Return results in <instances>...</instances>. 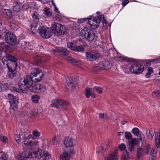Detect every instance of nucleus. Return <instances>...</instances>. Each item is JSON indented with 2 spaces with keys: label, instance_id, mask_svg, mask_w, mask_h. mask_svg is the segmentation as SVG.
I'll return each instance as SVG.
<instances>
[{
  "label": "nucleus",
  "instance_id": "nucleus-30",
  "mask_svg": "<svg viewBox=\"0 0 160 160\" xmlns=\"http://www.w3.org/2000/svg\"><path fill=\"white\" fill-rule=\"evenodd\" d=\"M109 147V142L108 141L105 142L102 144L100 146V148L102 149V150H99L100 152H103V151L107 149Z\"/></svg>",
  "mask_w": 160,
  "mask_h": 160
},
{
  "label": "nucleus",
  "instance_id": "nucleus-58",
  "mask_svg": "<svg viewBox=\"0 0 160 160\" xmlns=\"http://www.w3.org/2000/svg\"><path fill=\"white\" fill-rule=\"evenodd\" d=\"M121 58L122 60L126 62H130L131 61V59L127 57H122Z\"/></svg>",
  "mask_w": 160,
  "mask_h": 160
},
{
  "label": "nucleus",
  "instance_id": "nucleus-16",
  "mask_svg": "<svg viewBox=\"0 0 160 160\" xmlns=\"http://www.w3.org/2000/svg\"><path fill=\"white\" fill-rule=\"evenodd\" d=\"M18 59L15 58L11 54H7L3 57L2 59V62L4 63L5 62H8L9 61H17Z\"/></svg>",
  "mask_w": 160,
  "mask_h": 160
},
{
  "label": "nucleus",
  "instance_id": "nucleus-45",
  "mask_svg": "<svg viewBox=\"0 0 160 160\" xmlns=\"http://www.w3.org/2000/svg\"><path fill=\"white\" fill-rule=\"evenodd\" d=\"M122 160H128V152L125 150V153H124L122 158Z\"/></svg>",
  "mask_w": 160,
  "mask_h": 160
},
{
  "label": "nucleus",
  "instance_id": "nucleus-47",
  "mask_svg": "<svg viewBox=\"0 0 160 160\" xmlns=\"http://www.w3.org/2000/svg\"><path fill=\"white\" fill-rule=\"evenodd\" d=\"M125 136L126 139L129 140L132 139V134L129 132H126L125 134Z\"/></svg>",
  "mask_w": 160,
  "mask_h": 160
},
{
  "label": "nucleus",
  "instance_id": "nucleus-18",
  "mask_svg": "<svg viewBox=\"0 0 160 160\" xmlns=\"http://www.w3.org/2000/svg\"><path fill=\"white\" fill-rule=\"evenodd\" d=\"M34 60L38 64L41 63L43 62L48 61L49 59V58H46V56H41L39 55H36L34 57Z\"/></svg>",
  "mask_w": 160,
  "mask_h": 160
},
{
  "label": "nucleus",
  "instance_id": "nucleus-55",
  "mask_svg": "<svg viewBox=\"0 0 160 160\" xmlns=\"http://www.w3.org/2000/svg\"><path fill=\"white\" fill-rule=\"evenodd\" d=\"M1 140L4 143H7L8 142L7 138L5 136H2L0 138Z\"/></svg>",
  "mask_w": 160,
  "mask_h": 160
},
{
  "label": "nucleus",
  "instance_id": "nucleus-51",
  "mask_svg": "<svg viewBox=\"0 0 160 160\" xmlns=\"http://www.w3.org/2000/svg\"><path fill=\"white\" fill-rule=\"evenodd\" d=\"M118 148L120 150H123L126 149V147L124 144L122 143L119 145Z\"/></svg>",
  "mask_w": 160,
  "mask_h": 160
},
{
  "label": "nucleus",
  "instance_id": "nucleus-43",
  "mask_svg": "<svg viewBox=\"0 0 160 160\" xmlns=\"http://www.w3.org/2000/svg\"><path fill=\"white\" fill-rule=\"evenodd\" d=\"M7 157L6 154L4 152H0V159L3 160H7Z\"/></svg>",
  "mask_w": 160,
  "mask_h": 160
},
{
  "label": "nucleus",
  "instance_id": "nucleus-28",
  "mask_svg": "<svg viewBox=\"0 0 160 160\" xmlns=\"http://www.w3.org/2000/svg\"><path fill=\"white\" fill-rule=\"evenodd\" d=\"M16 73L17 72L16 70L8 69L7 75L8 77L12 78L16 76Z\"/></svg>",
  "mask_w": 160,
  "mask_h": 160
},
{
  "label": "nucleus",
  "instance_id": "nucleus-11",
  "mask_svg": "<svg viewBox=\"0 0 160 160\" xmlns=\"http://www.w3.org/2000/svg\"><path fill=\"white\" fill-rule=\"evenodd\" d=\"M67 45L69 48L74 51L82 52H84L85 48L84 46L82 45L78 46L71 42L68 43Z\"/></svg>",
  "mask_w": 160,
  "mask_h": 160
},
{
  "label": "nucleus",
  "instance_id": "nucleus-41",
  "mask_svg": "<svg viewBox=\"0 0 160 160\" xmlns=\"http://www.w3.org/2000/svg\"><path fill=\"white\" fill-rule=\"evenodd\" d=\"M139 129L137 128H133L132 130V133L134 134V135L137 136H138L139 133L140 132Z\"/></svg>",
  "mask_w": 160,
  "mask_h": 160
},
{
  "label": "nucleus",
  "instance_id": "nucleus-7",
  "mask_svg": "<svg viewBox=\"0 0 160 160\" xmlns=\"http://www.w3.org/2000/svg\"><path fill=\"white\" fill-rule=\"evenodd\" d=\"M81 34L82 37L88 41H92L95 37V34L93 31L90 29H82L81 32Z\"/></svg>",
  "mask_w": 160,
  "mask_h": 160
},
{
  "label": "nucleus",
  "instance_id": "nucleus-3",
  "mask_svg": "<svg viewBox=\"0 0 160 160\" xmlns=\"http://www.w3.org/2000/svg\"><path fill=\"white\" fill-rule=\"evenodd\" d=\"M76 144V141L72 137H67L63 141L62 145L64 151L72 153L73 149L72 148Z\"/></svg>",
  "mask_w": 160,
  "mask_h": 160
},
{
  "label": "nucleus",
  "instance_id": "nucleus-50",
  "mask_svg": "<svg viewBox=\"0 0 160 160\" xmlns=\"http://www.w3.org/2000/svg\"><path fill=\"white\" fill-rule=\"evenodd\" d=\"M94 91L96 90L97 92L99 93H101L102 92V89L100 87H95L93 88Z\"/></svg>",
  "mask_w": 160,
  "mask_h": 160
},
{
  "label": "nucleus",
  "instance_id": "nucleus-14",
  "mask_svg": "<svg viewBox=\"0 0 160 160\" xmlns=\"http://www.w3.org/2000/svg\"><path fill=\"white\" fill-rule=\"evenodd\" d=\"M9 102L13 107L16 108L18 103V98L11 94H8Z\"/></svg>",
  "mask_w": 160,
  "mask_h": 160
},
{
  "label": "nucleus",
  "instance_id": "nucleus-62",
  "mask_svg": "<svg viewBox=\"0 0 160 160\" xmlns=\"http://www.w3.org/2000/svg\"><path fill=\"white\" fill-rule=\"evenodd\" d=\"M157 152L155 150V148H152L150 152V154H156Z\"/></svg>",
  "mask_w": 160,
  "mask_h": 160
},
{
  "label": "nucleus",
  "instance_id": "nucleus-53",
  "mask_svg": "<svg viewBox=\"0 0 160 160\" xmlns=\"http://www.w3.org/2000/svg\"><path fill=\"white\" fill-rule=\"evenodd\" d=\"M27 42H23L21 43V47L22 49H26L27 48Z\"/></svg>",
  "mask_w": 160,
  "mask_h": 160
},
{
  "label": "nucleus",
  "instance_id": "nucleus-15",
  "mask_svg": "<svg viewBox=\"0 0 160 160\" xmlns=\"http://www.w3.org/2000/svg\"><path fill=\"white\" fill-rule=\"evenodd\" d=\"M112 65L108 61H104L100 63L97 68L101 70H103L104 69H109L111 68Z\"/></svg>",
  "mask_w": 160,
  "mask_h": 160
},
{
  "label": "nucleus",
  "instance_id": "nucleus-26",
  "mask_svg": "<svg viewBox=\"0 0 160 160\" xmlns=\"http://www.w3.org/2000/svg\"><path fill=\"white\" fill-rule=\"evenodd\" d=\"M23 108L24 109H25V110L27 112H29L31 115H34L36 114L35 113L32 112V110L33 108L29 103H26L25 104Z\"/></svg>",
  "mask_w": 160,
  "mask_h": 160
},
{
  "label": "nucleus",
  "instance_id": "nucleus-35",
  "mask_svg": "<svg viewBox=\"0 0 160 160\" xmlns=\"http://www.w3.org/2000/svg\"><path fill=\"white\" fill-rule=\"evenodd\" d=\"M20 154L27 158H32L31 156H32V154H31V151H29V152L27 151H24L22 153Z\"/></svg>",
  "mask_w": 160,
  "mask_h": 160
},
{
  "label": "nucleus",
  "instance_id": "nucleus-33",
  "mask_svg": "<svg viewBox=\"0 0 160 160\" xmlns=\"http://www.w3.org/2000/svg\"><path fill=\"white\" fill-rule=\"evenodd\" d=\"M60 142V141L58 136L55 135L52 139L51 142L52 144L55 145L59 143Z\"/></svg>",
  "mask_w": 160,
  "mask_h": 160
},
{
  "label": "nucleus",
  "instance_id": "nucleus-1",
  "mask_svg": "<svg viewBox=\"0 0 160 160\" xmlns=\"http://www.w3.org/2000/svg\"><path fill=\"white\" fill-rule=\"evenodd\" d=\"M44 74L42 71L38 68L33 69L31 72L30 76L32 82L31 87L28 89L33 92L38 93L40 91V84L35 83L40 82Z\"/></svg>",
  "mask_w": 160,
  "mask_h": 160
},
{
  "label": "nucleus",
  "instance_id": "nucleus-34",
  "mask_svg": "<svg viewBox=\"0 0 160 160\" xmlns=\"http://www.w3.org/2000/svg\"><path fill=\"white\" fill-rule=\"evenodd\" d=\"M144 153L142 148H139L137 149V158L138 159H140L143 156Z\"/></svg>",
  "mask_w": 160,
  "mask_h": 160
},
{
  "label": "nucleus",
  "instance_id": "nucleus-49",
  "mask_svg": "<svg viewBox=\"0 0 160 160\" xmlns=\"http://www.w3.org/2000/svg\"><path fill=\"white\" fill-rule=\"evenodd\" d=\"M14 138L16 142L18 143H19L20 142V136L19 135L16 134L14 136Z\"/></svg>",
  "mask_w": 160,
  "mask_h": 160
},
{
  "label": "nucleus",
  "instance_id": "nucleus-52",
  "mask_svg": "<svg viewBox=\"0 0 160 160\" xmlns=\"http://www.w3.org/2000/svg\"><path fill=\"white\" fill-rule=\"evenodd\" d=\"M88 21V18H83L79 19L78 20V23L81 24L84 21Z\"/></svg>",
  "mask_w": 160,
  "mask_h": 160
},
{
  "label": "nucleus",
  "instance_id": "nucleus-39",
  "mask_svg": "<svg viewBox=\"0 0 160 160\" xmlns=\"http://www.w3.org/2000/svg\"><path fill=\"white\" fill-rule=\"evenodd\" d=\"M152 95L155 98H159L160 97V91H156L153 92Z\"/></svg>",
  "mask_w": 160,
  "mask_h": 160
},
{
  "label": "nucleus",
  "instance_id": "nucleus-22",
  "mask_svg": "<svg viewBox=\"0 0 160 160\" xmlns=\"http://www.w3.org/2000/svg\"><path fill=\"white\" fill-rule=\"evenodd\" d=\"M85 95L87 98H88L90 96L92 98L95 97L93 88H87L85 89Z\"/></svg>",
  "mask_w": 160,
  "mask_h": 160
},
{
  "label": "nucleus",
  "instance_id": "nucleus-61",
  "mask_svg": "<svg viewBox=\"0 0 160 160\" xmlns=\"http://www.w3.org/2000/svg\"><path fill=\"white\" fill-rule=\"evenodd\" d=\"M150 62H153L155 63H159L160 62V60L159 59H152L150 61Z\"/></svg>",
  "mask_w": 160,
  "mask_h": 160
},
{
  "label": "nucleus",
  "instance_id": "nucleus-20",
  "mask_svg": "<svg viewBox=\"0 0 160 160\" xmlns=\"http://www.w3.org/2000/svg\"><path fill=\"white\" fill-rule=\"evenodd\" d=\"M31 154H32L31 158H42L43 152L41 149H38L35 151L32 150Z\"/></svg>",
  "mask_w": 160,
  "mask_h": 160
},
{
  "label": "nucleus",
  "instance_id": "nucleus-29",
  "mask_svg": "<svg viewBox=\"0 0 160 160\" xmlns=\"http://www.w3.org/2000/svg\"><path fill=\"white\" fill-rule=\"evenodd\" d=\"M42 158L43 160H49V159L51 158V156L48 151H43Z\"/></svg>",
  "mask_w": 160,
  "mask_h": 160
},
{
  "label": "nucleus",
  "instance_id": "nucleus-4",
  "mask_svg": "<svg viewBox=\"0 0 160 160\" xmlns=\"http://www.w3.org/2000/svg\"><path fill=\"white\" fill-rule=\"evenodd\" d=\"M51 30L53 33L58 36L65 33V27L61 24L53 22L51 24Z\"/></svg>",
  "mask_w": 160,
  "mask_h": 160
},
{
  "label": "nucleus",
  "instance_id": "nucleus-9",
  "mask_svg": "<svg viewBox=\"0 0 160 160\" xmlns=\"http://www.w3.org/2000/svg\"><path fill=\"white\" fill-rule=\"evenodd\" d=\"M144 67L138 62H136L132 65L130 68V72L136 74L141 73L143 71Z\"/></svg>",
  "mask_w": 160,
  "mask_h": 160
},
{
  "label": "nucleus",
  "instance_id": "nucleus-42",
  "mask_svg": "<svg viewBox=\"0 0 160 160\" xmlns=\"http://www.w3.org/2000/svg\"><path fill=\"white\" fill-rule=\"evenodd\" d=\"M32 15V17L34 19H39L40 18V16L36 11L34 12Z\"/></svg>",
  "mask_w": 160,
  "mask_h": 160
},
{
  "label": "nucleus",
  "instance_id": "nucleus-25",
  "mask_svg": "<svg viewBox=\"0 0 160 160\" xmlns=\"http://www.w3.org/2000/svg\"><path fill=\"white\" fill-rule=\"evenodd\" d=\"M2 12L6 18H11L13 17L12 12L9 9H2Z\"/></svg>",
  "mask_w": 160,
  "mask_h": 160
},
{
  "label": "nucleus",
  "instance_id": "nucleus-17",
  "mask_svg": "<svg viewBox=\"0 0 160 160\" xmlns=\"http://www.w3.org/2000/svg\"><path fill=\"white\" fill-rule=\"evenodd\" d=\"M66 85L68 89L74 88L77 84V82L74 78H69L66 80Z\"/></svg>",
  "mask_w": 160,
  "mask_h": 160
},
{
  "label": "nucleus",
  "instance_id": "nucleus-44",
  "mask_svg": "<svg viewBox=\"0 0 160 160\" xmlns=\"http://www.w3.org/2000/svg\"><path fill=\"white\" fill-rule=\"evenodd\" d=\"M44 14L47 17H50L52 15V13L50 11V9L45 8H44Z\"/></svg>",
  "mask_w": 160,
  "mask_h": 160
},
{
  "label": "nucleus",
  "instance_id": "nucleus-6",
  "mask_svg": "<svg viewBox=\"0 0 160 160\" xmlns=\"http://www.w3.org/2000/svg\"><path fill=\"white\" fill-rule=\"evenodd\" d=\"M103 15H100L97 17L89 16L88 17V23L91 26L92 29H95L99 26L100 18H103Z\"/></svg>",
  "mask_w": 160,
  "mask_h": 160
},
{
  "label": "nucleus",
  "instance_id": "nucleus-56",
  "mask_svg": "<svg viewBox=\"0 0 160 160\" xmlns=\"http://www.w3.org/2000/svg\"><path fill=\"white\" fill-rule=\"evenodd\" d=\"M134 146H135L133 145H132L129 143V145H128V150L130 152H132V150H133L134 148Z\"/></svg>",
  "mask_w": 160,
  "mask_h": 160
},
{
  "label": "nucleus",
  "instance_id": "nucleus-57",
  "mask_svg": "<svg viewBox=\"0 0 160 160\" xmlns=\"http://www.w3.org/2000/svg\"><path fill=\"white\" fill-rule=\"evenodd\" d=\"M131 140V141H129V143L135 146L137 141V139L136 138H134Z\"/></svg>",
  "mask_w": 160,
  "mask_h": 160
},
{
  "label": "nucleus",
  "instance_id": "nucleus-64",
  "mask_svg": "<svg viewBox=\"0 0 160 160\" xmlns=\"http://www.w3.org/2000/svg\"><path fill=\"white\" fill-rule=\"evenodd\" d=\"M104 114L103 113H100L99 114V118H100L102 119L104 118Z\"/></svg>",
  "mask_w": 160,
  "mask_h": 160
},
{
  "label": "nucleus",
  "instance_id": "nucleus-19",
  "mask_svg": "<svg viewBox=\"0 0 160 160\" xmlns=\"http://www.w3.org/2000/svg\"><path fill=\"white\" fill-rule=\"evenodd\" d=\"M17 61H9L8 62H5L3 63L4 65H6L8 67V69L16 70L17 67Z\"/></svg>",
  "mask_w": 160,
  "mask_h": 160
},
{
  "label": "nucleus",
  "instance_id": "nucleus-63",
  "mask_svg": "<svg viewBox=\"0 0 160 160\" xmlns=\"http://www.w3.org/2000/svg\"><path fill=\"white\" fill-rule=\"evenodd\" d=\"M54 17V18H56L57 19H59L61 18V16L60 15L58 14H56L55 15V16Z\"/></svg>",
  "mask_w": 160,
  "mask_h": 160
},
{
  "label": "nucleus",
  "instance_id": "nucleus-5",
  "mask_svg": "<svg viewBox=\"0 0 160 160\" xmlns=\"http://www.w3.org/2000/svg\"><path fill=\"white\" fill-rule=\"evenodd\" d=\"M69 105V103L62 99H55L52 100L50 104L52 107L58 109L66 110V107Z\"/></svg>",
  "mask_w": 160,
  "mask_h": 160
},
{
  "label": "nucleus",
  "instance_id": "nucleus-2",
  "mask_svg": "<svg viewBox=\"0 0 160 160\" xmlns=\"http://www.w3.org/2000/svg\"><path fill=\"white\" fill-rule=\"evenodd\" d=\"M32 84L30 77L29 76L26 75L20 80L18 82L19 88L13 87H12V90L16 92L22 93L28 90Z\"/></svg>",
  "mask_w": 160,
  "mask_h": 160
},
{
  "label": "nucleus",
  "instance_id": "nucleus-59",
  "mask_svg": "<svg viewBox=\"0 0 160 160\" xmlns=\"http://www.w3.org/2000/svg\"><path fill=\"white\" fill-rule=\"evenodd\" d=\"M27 158L24 157L21 154H20L18 157V160H27Z\"/></svg>",
  "mask_w": 160,
  "mask_h": 160
},
{
  "label": "nucleus",
  "instance_id": "nucleus-13",
  "mask_svg": "<svg viewBox=\"0 0 160 160\" xmlns=\"http://www.w3.org/2000/svg\"><path fill=\"white\" fill-rule=\"evenodd\" d=\"M39 33L40 35L44 38H48L51 36L50 31L49 28H42L39 29Z\"/></svg>",
  "mask_w": 160,
  "mask_h": 160
},
{
  "label": "nucleus",
  "instance_id": "nucleus-38",
  "mask_svg": "<svg viewBox=\"0 0 160 160\" xmlns=\"http://www.w3.org/2000/svg\"><path fill=\"white\" fill-rule=\"evenodd\" d=\"M148 72L146 74V77L147 78H149L150 77L151 75L153 72V70L151 67L148 68L147 69Z\"/></svg>",
  "mask_w": 160,
  "mask_h": 160
},
{
  "label": "nucleus",
  "instance_id": "nucleus-60",
  "mask_svg": "<svg viewBox=\"0 0 160 160\" xmlns=\"http://www.w3.org/2000/svg\"><path fill=\"white\" fill-rule=\"evenodd\" d=\"M128 0H124L122 3V4L123 7H125L127 4L129 3Z\"/></svg>",
  "mask_w": 160,
  "mask_h": 160
},
{
  "label": "nucleus",
  "instance_id": "nucleus-12",
  "mask_svg": "<svg viewBox=\"0 0 160 160\" xmlns=\"http://www.w3.org/2000/svg\"><path fill=\"white\" fill-rule=\"evenodd\" d=\"M99 56V53L95 51H90L86 52V54L87 58L92 62L96 60Z\"/></svg>",
  "mask_w": 160,
  "mask_h": 160
},
{
  "label": "nucleus",
  "instance_id": "nucleus-24",
  "mask_svg": "<svg viewBox=\"0 0 160 160\" xmlns=\"http://www.w3.org/2000/svg\"><path fill=\"white\" fill-rule=\"evenodd\" d=\"M146 132L148 138L150 140H152L153 138L155 131H153L151 128L150 129L147 128L146 129Z\"/></svg>",
  "mask_w": 160,
  "mask_h": 160
},
{
  "label": "nucleus",
  "instance_id": "nucleus-36",
  "mask_svg": "<svg viewBox=\"0 0 160 160\" xmlns=\"http://www.w3.org/2000/svg\"><path fill=\"white\" fill-rule=\"evenodd\" d=\"M150 149L151 147L150 145L147 144L145 145L143 148H142V149L144 153L146 155H147L148 154Z\"/></svg>",
  "mask_w": 160,
  "mask_h": 160
},
{
  "label": "nucleus",
  "instance_id": "nucleus-10",
  "mask_svg": "<svg viewBox=\"0 0 160 160\" xmlns=\"http://www.w3.org/2000/svg\"><path fill=\"white\" fill-rule=\"evenodd\" d=\"M33 139L32 135H29L23 140L24 144L26 146H30L31 147H34L38 143L36 140L33 141Z\"/></svg>",
  "mask_w": 160,
  "mask_h": 160
},
{
  "label": "nucleus",
  "instance_id": "nucleus-40",
  "mask_svg": "<svg viewBox=\"0 0 160 160\" xmlns=\"http://www.w3.org/2000/svg\"><path fill=\"white\" fill-rule=\"evenodd\" d=\"M9 46L4 42L0 43V48L2 49H7L8 48Z\"/></svg>",
  "mask_w": 160,
  "mask_h": 160
},
{
  "label": "nucleus",
  "instance_id": "nucleus-27",
  "mask_svg": "<svg viewBox=\"0 0 160 160\" xmlns=\"http://www.w3.org/2000/svg\"><path fill=\"white\" fill-rule=\"evenodd\" d=\"M65 151V152L60 155V158L62 160H69L71 157V155L69 153L66 152L67 151Z\"/></svg>",
  "mask_w": 160,
  "mask_h": 160
},
{
  "label": "nucleus",
  "instance_id": "nucleus-21",
  "mask_svg": "<svg viewBox=\"0 0 160 160\" xmlns=\"http://www.w3.org/2000/svg\"><path fill=\"white\" fill-rule=\"evenodd\" d=\"M118 150L117 149L111 152L107 160H118Z\"/></svg>",
  "mask_w": 160,
  "mask_h": 160
},
{
  "label": "nucleus",
  "instance_id": "nucleus-32",
  "mask_svg": "<svg viewBox=\"0 0 160 160\" xmlns=\"http://www.w3.org/2000/svg\"><path fill=\"white\" fill-rule=\"evenodd\" d=\"M57 50L58 52L64 55H67L69 53V51L67 49L62 47H58Z\"/></svg>",
  "mask_w": 160,
  "mask_h": 160
},
{
  "label": "nucleus",
  "instance_id": "nucleus-37",
  "mask_svg": "<svg viewBox=\"0 0 160 160\" xmlns=\"http://www.w3.org/2000/svg\"><path fill=\"white\" fill-rule=\"evenodd\" d=\"M39 97L37 95H33L32 97V100L33 102L37 103L38 102Z\"/></svg>",
  "mask_w": 160,
  "mask_h": 160
},
{
  "label": "nucleus",
  "instance_id": "nucleus-54",
  "mask_svg": "<svg viewBox=\"0 0 160 160\" xmlns=\"http://www.w3.org/2000/svg\"><path fill=\"white\" fill-rule=\"evenodd\" d=\"M33 135L35 136L36 137H39L40 135V133L38 130H34L32 132Z\"/></svg>",
  "mask_w": 160,
  "mask_h": 160
},
{
  "label": "nucleus",
  "instance_id": "nucleus-23",
  "mask_svg": "<svg viewBox=\"0 0 160 160\" xmlns=\"http://www.w3.org/2000/svg\"><path fill=\"white\" fill-rule=\"evenodd\" d=\"M23 5L20 2H15L13 4V10L14 11L18 12L22 10Z\"/></svg>",
  "mask_w": 160,
  "mask_h": 160
},
{
  "label": "nucleus",
  "instance_id": "nucleus-8",
  "mask_svg": "<svg viewBox=\"0 0 160 160\" xmlns=\"http://www.w3.org/2000/svg\"><path fill=\"white\" fill-rule=\"evenodd\" d=\"M5 39L6 42L11 45L16 44L17 42L15 35L11 31L5 32Z\"/></svg>",
  "mask_w": 160,
  "mask_h": 160
},
{
  "label": "nucleus",
  "instance_id": "nucleus-46",
  "mask_svg": "<svg viewBox=\"0 0 160 160\" xmlns=\"http://www.w3.org/2000/svg\"><path fill=\"white\" fill-rule=\"evenodd\" d=\"M99 19L100 20V22H101V23H102V26L105 27L106 25V19L104 17V15H103V18H100Z\"/></svg>",
  "mask_w": 160,
  "mask_h": 160
},
{
  "label": "nucleus",
  "instance_id": "nucleus-48",
  "mask_svg": "<svg viewBox=\"0 0 160 160\" xmlns=\"http://www.w3.org/2000/svg\"><path fill=\"white\" fill-rule=\"evenodd\" d=\"M140 138L139 140L141 142H144L145 139L144 135L141 132L139 134Z\"/></svg>",
  "mask_w": 160,
  "mask_h": 160
},
{
  "label": "nucleus",
  "instance_id": "nucleus-31",
  "mask_svg": "<svg viewBox=\"0 0 160 160\" xmlns=\"http://www.w3.org/2000/svg\"><path fill=\"white\" fill-rule=\"evenodd\" d=\"M66 60L70 63L73 64H76V63L78 62V61L76 60L75 58H72L69 56H67L65 58Z\"/></svg>",
  "mask_w": 160,
  "mask_h": 160
}]
</instances>
